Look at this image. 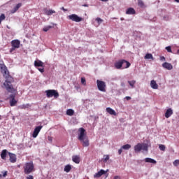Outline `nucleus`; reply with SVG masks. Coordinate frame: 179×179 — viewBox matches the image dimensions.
Wrapping results in <instances>:
<instances>
[{"label":"nucleus","instance_id":"1","mask_svg":"<svg viewBox=\"0 0 179 179\" xmlns=\"http://www.w3.org/2000/svg\"><path fill=\"white\" fill-rule=\"evenodd\" d=\"M0 71L3 78L6 79L1 87L6 89L8 93H17V88L15 87L13 85V82H15V79L10 76L8 67L3 64H0Z\"/></svg>","mask_w":179,"mask_h":179},{"label":"nucleus","instance_id":"2","mask_svg":"<svg viewBox=\"0 0 179 179\" xmlns=\"http://www.w3.org/2000/svg\"><path fill=\"white\" fill-rule=\"evenodd\" d=\"M78 139L81 142L84 148H87L90 145L89 138L87 137V133L86 132V129L83 127L78 129Z\"/></svg>","mask_w":179,"mask_h":179},{"label":"nucleus","instance_id":"3","mask_svg":"<svg viewBox=\"0 0 179 179\" xmlns=\"http://www.w3.org/2000/svg\"><path fill=\"white\" fill-rule=\"evenodd\" d=\"M78 139L81 142L84 148H87L90 145L89 138L87 137V133L86 132V129L83 127L78 129Z\"/></svg>","mask_w":179,"mask_h":179},{"label":"nucleus","instance_id":"4","mask_svg":"<svg viewBox=\"0 0 179 179\" xmlns=\"http://www.w3.org/2000/svg\"><path fill=\"white\" fill-rule=\"evenodd\" d=\"M23 169L24 174L27 175L31 174V173L36 171V169H34V164L33 163V162L25 163L23 166Z\"/></svg>","mask_w":179,"mask_h":179},{"label":"nucleus","instance_id":"5","mask_svg":"<svg viewBox=\"0 0 179 179\" xmlns=\"http://www.w3.org/2000/svg\"><path fill=\"white\" fill-rule=\"evenodd\" d=\"M122 66L124 69H127L131 66V63L125 59H122L115 63V68H116V69H121Z\"/></svg>","mask_w":179,"mask_h":179},{"label":"nucleus","instance_id":"6","mask_svg":"<svg viewBox=\"0 0 179 179\" xmlns=\"http://www.w3.org/2000/svg\"><path fill=\"white\" fill-rule=\"evenodd\" d=\"M141 150L148 152L149 150V145L146 143H138L134 146V151L136 153H139Z\"/></svg>","mask_w":179,"mask_h":179},{"label":"nucleus","instance_id":"7","mask_svg":"<svg viewBox=\"0 0 179 179\" xmlns=\"http://www.w3.org/2000/svg\"><path fill=\"white\" fill-rule=\"evenodd\" d=\"M46 96L48 99L51 97H55V99H58L59 97V94L55 90H48L45 91Z\"/></svg>","mask_w":179,"mask_h":179},{"label":"nucleus","instance_id":"8","mask_svg":"<svg viewBox=\"0 0 179 179\" xmlns=\"http://www.w3.org/2000/svg\"><path fill=\"white\" fill-rule=\"evenodd\" d=\"M67 19L69 20H71L72 22H76V23H79V22H83V18L81 17H79L76 14H71L67 17Z\"/></svg>","mask_w":179,"mask_h":179},{"label":"nucleus","instance_id":"9","mask_svg":"<svg viewBox=\"0 0 179 179\" xmlns=\"http://www.w3.org/2000/svg\"><path fill=\"white\" fill-rule=\"evenodd\" d=\"M12 48L10 50V52H13L17 48H20V41L19 40H13L11 41Z\"/></svg>","mask_w":179,"mask_h":179},{"label":"nucleus","instance_id":"10","mask_svg":"<svg viewBox=\"0 0 179 179\" xmlns=\"http://www.w3.org/2000/svg\"><path fill=\"white\" fill-rule=\"evenodd\" d=\"M96 85H97L98 90L100 92H106V82L100 80H97Z\"/></svg>","mask_w":179,"mask_h":179},{"label":"nucleus","instance_id":"11","mask_svg":"<svg viewBox=\"0 0 179 179\" xmlns=\"http://www.w3.org/2000/svg\"><path fill=\"white\" fill-rule=\"evenodd\" d=\"M15 96H16L15 94L10 95V107H15V106H16V104H17V101H16V99H15Z\"/></svg>","mask_w":179,"mask_h":179},{"label":"nucleus","instance_id":"12","mask_svg":"<svg viewBox=\"0 0 179 179\" xmlns=\"http://www.w3.org/2000/svg\"><path fill=\"white\" fill-rule=\"evenodd\" d=\"M43 129V126H38L34 129V131L32 134L33 138H36V136H38V134H40V131Z\"/></svg>","mask_w":179,"mask_h":179},{"label":"nucleus","instance_id":"13","mask_svg":"<svg viewBox=\"0 0 179 179\" xmlns=\"http://www.w3.org/2000/svg\"><path fill=\"white\" fill-rule=\"evenodd\" d=\"M8 156L10 157L9 160L10 163H16V160H17V158H16V155L12 152H8Z\"/></svg>","mask_w":179,"mask_h":179},{"label":"nucleus","instance_id":"14","mask_svg":"<svg viewBox=\"0 0 179 179\" xmlns=\"http://www.w3.org/2000/svg\"><path fill=\"white\" fill-rule=\"evenodd\" d=\"M162 66L165 69H167L168 71H171L173 69V65L169 62H164L162 64Z\"/></svg>","mask_w":179,"mask_h":179},{"label":"nucleus","instance_id":"15","mask_svg":"<svg viewBox=\"0 0 179 179\" xmlns=\"http://www.w3.org/2000/svg\"><path fill=\"white\" fill-rule=\"evenodd\" d=\"M106 171L101 169L98 173L94 175V178H100V177H101V176H103V174H106Z\"/></svg>","mask_w":179,"mask_h":179},{"label":"nucleus","instance_id":"16","mask_svg":"<svg viewBox=\"0 0 179 179\" xmlns=\"http://www.w3.org/2000/svg\"><path fill=\"white\" fill-rule=\"evenodd\" d=\"M34 66L36 68H38L39 66H41L42 68H44V63L41 62V60H36L34 62Z\"/></svg>","mask_w":179,"mask_h":179},{"label":"nucleus","instance_id":"17","mask_svg":"<svg viewBox=\"0 0 179 179\" xmlns=\"http://www.w3.org/2000/svg\"><path fill=\"white\" fill-rule=\"evenodd\" d=\"M72 160L76 164H79L80 163V157L78 155H74L72 157Z\"/></svg>","mask_w":179,"mask_h":179},{"label":"nucleus","instance_id":"18","mask_svg":"<svg viewBox=\"0 0 179 179\" xmlns=\"http://www.w3.org/2000/svg\"><path fill=\"white\" fill-rule=\"evenodd\" d=\"M173 115V109L169 108L166 110V112L165 113V117L166 118H170Z\"/></svg>","mask_w":179,"mask_h":179},{"label":"nucleus","instance_id":"19","mask_svg":"<svg viewBox=\"0 0 179 179\" xmlns=\"http://www.w3.org/2000/svg\"><path fill=\"white\" fill-rule=\"evenodd\" d=\"M7 155H8V150H3L1 151V153L0 156H1V157L3 160H6Z\"/></svg>","mask_w":179,"mask_h":179},{"label":"nucleus","instance_id":"20","mask_svg":"<svg viewBox=\"0 0 179 179\" xmlns=\"http://www.w3.org/2000/svg\"><path fill=\"white\" fill-rule=\"evenodd\" d=\"M135 13H136V12L133 8H129L126 11V15H135Z\"/></svg>","mask_w":179,"mask_h":179},{"label":"nucleus","instance_id":"21","mask_svg":"<svg viewBox=\"0 0 179 179\" xmlns=\"http://www.w3.org/2000/svg\"><path fill=\"white\" fill-rule=\"evenodd\" d=\"M150 86L152 89H159V85H157L155 80H151Z\"/></svg>","mask_w":179,"mask_h":179},{"label":"nucleus","instance_id":"22","mask_svg":"<svg viewBox=\"0 0 179 179\" xmlns=\"http://www.w3.org/2000/svg\"><path fill=\"white\" fill-rule=\"evenodd\" d=\"M106 111L110 114V115H117V113H115V110H114L111 108H106Z\"/></svg>","mask_w":179,"mask_h":179},{"label":"nucleus","instance_id":"23","mask_svg":"<svg viewBox=\"0 0 179 179\" xmlns=\"http://www.w3.org/2000/svg\"><path fill=\"white\" fill-rule=\"evenodd\" d=\"M145 163H152V164H156V163H157L156 160H155L152 158H145Z\"/></svg>","mask_w":179,"mask_h":179},{"label":"nucleus","instance_id":"24","mask_svg":"<svg viewBox=\"0 0 179 179\" xmlns=\"http://www.w3.org/2000/svg\"><path fill=\"white\" fill-rule=\"evenodd\" d=\"M53 13H55V10L45 9V14H46L48 16H51V15Z\"/></svg>","mask_w":179,"mask_h":179},{"label":"nucleus","instance_id":"25","mask_svg":"<svg viewBox=\"0 0 179 179\" xmlns=\"http://www.w3.org/2000/svg\"><path fill=\"white\" fill-rule=\"evenodd\" d=\"M73 114H75V110H73V109H67L66 115H69V117H72Z\"/></svg>","mask_w":179,"mask_h":179},{"label":"nucleus","instance_id":"26","mask_svg":"<svg viewBox=\"0 0 179 179\" xmlns=\"http://www.w3.org/2000/svg\"><path fill=\"white\" fill-rule=\"evenodd\" d=\"M144 58L145 59H152V61L155 59V58L153 57V55L150 53H147Z\"/></svg>","mask_w":179,"mask_h":179},{"label":"nucleus","instance_id":"27","mask_svg":"<svg viewBox=\"0 0 179 179\" xmlns=\"http://www.w3.org/2000/svg\"><path fill=\"white\" fill-rule=\"evenodd\" d=\"M29 107H30V104L27 103V104H22V105L20 106L19 108L20 110H26V108H29Z\"/></svg>","mask_w":179,"mask_h":179},{"label":"nucleus","instance_id":"28","mask_svg":"<svg viewBox=\"0 0 179 179\" xmlns=\"http://www.w3.org/2000/svg\"><path fill=\"white\" fill-rule=\"evenodd\" d=\"M128 83L129 86H131V89H134L135 87V83H136V81L133 80L131 81H128Z\"/></svg>","mask_w":179,"mask_h":179},{"label":"nucleus","instance_id":"29","mask_svg":"<svg viewBox=\"0 0 179 179\" xmlns=\"http://www.w3.org/2000/svg\"><path fill=\"white\" fill-rule=\"evenodd\" d=\"M71 170H72V166H71V165H66L64 167V171L66 173H69V171H71Z\"/></svg>","mask_w":179,"mask_h":179},{"label":"nucleus","instance_id":"30","mask_svg":"<svg viewBox=\"0 0 179 179\" xmlns=\"http://www.w3.org/2000/svg\"><path fill=\"white\" fill-rule=\"evenodd\" d=\"M122 149H124V150H129V149H131V145L126 144V145L122 146Z\"/></svg>","mask_w":179,"mask_h":179},{"label":"nucleus","instance_id":"31","mask_svg":"<svg viewBox=\"0 0 179 179\" xmlns=\"http://www.w3.org/2000/svg\"><path fill=\"white\" fill-rule=\"evenodd\" d=\"M21 6H22V3H17L16 5V6L14 8V11L13 12V13H15V12H17Z\"/></svg>","mask_w":179,"mask_h":179},{"label":"nucleus","instance_id":"32","mask_svg":"<svg viewBox=\"0 0 179 179\" xmlns=\"http://www.w3.org/2000/svg\"><path fill=\"white\" fill-rule=\"evenodd\" d=\"M159 149L162 150V152H166V145L163 144L159 145Z\"/></svg>","mask_w":179,"mask_h":179},{"label":"nucleus","instance_id":"33","mask_svg":"<svg viewBox=\"0 0 179 179\" xmlns=\"http://www.w3.org/2000/svg\"><path fill=\"white\" fill-rule=\"evenodd\" d=\"M52 27H52V26H51V25H48V26L44 27L43 29V30L44 31H45V32H47V31H48V30H50V29H52Z\"/></svg>","mask_w":179,"mask_h":179},{"label":"nucleus","instance_id":"34","mask_svg":"<svg viewBox=\"0 0 179 179\" xmlns=\"http://www.w3.org/2000/svg\"><path fill=\"white\" fill-rule=\"evenodd\" d=\"M6 17L5 16V14H1L0 15V24L2 23V21L5 20Z\"/></svg>","mask_w":179,"mask_h":179},{"label":"nucleus","instance_id":"35","mask_svg":"<svg viewBox=\"0 0 179 179\" xmlns=\"http://www.w3.org/2000/svg\"><path fill=\"white\" fill-rule=\"evenodd\" d=\"M103 157V162L105 163H107V161L110 160V156L108 155H104Z\"/></svg>","mask_w":179,"mask_h":179},{"label":"nucleus","instance_id":"36","mask_svg":"<svg viewBox=\"0 0 179 179\" xmlns=\"http://www.w3.org/2000/svg\"><path fill=\"white\" fill-rule=\"evenodd\" d=\"M81 83L84 86H86V78H84V77L81 78Z\"/></svg>","mask_w":179,"mask_h":179},{"label":"nucleus","instance_id":"37","mask_svg":"<svg viewBox=\"0 0 179 179\" xmlns=\"http://www.w3.org/2000/svg\"><path fill=\"white\" fill-rule=\"evenodd\" d=\"M173 166H175V167H177L178 166H179V159H176L173 162Z\"/></svg>","mask_w":179,"mask_h":179},{"label":"nucleus","instance_id":"38","mask_svg":"<svg viewBox=\"0 0 179 179\" xmlns=\"http://www.w3.org/2000/svg\"><path fill=\"white\" fill-rule=\"evenodd\" d=\"M138 6H144V3H143V1H142V0H138Z\"/></svg>","mask_w":179,"mask_h":179},{"label":"nucleus","instance_id":"39","mask_svg":"<svg viewBox=\"0 0 179 179\" xmlns=\"http://www.w3.org/2000/svg\"><path fill=\"white\" fill-rule=\"evenodd\" d=\"M96 20L97 21L99 24H100V23H103V20L100 17H96Z\"/></svg>","mask_w":179,"mask_h":179},{"label":"nucleus","instance_id":"40","mask_svg":"<svg viewBox=\"0 0 179 179\" xmlns=\"http://www.w3.org/2000/svg\"><path fill=\"white\" fill-rule=\"evenodd\" d=\"M166 50L168 52H172L171 51V46H167L166 47Z\"/></svg>","mask_w":179,"mask_h":179},{"label":"nucleus","instance_id":"41","mask_svg":"<svg viewBox=\"0 0 179 179\" xmlns=\"http://www.w3.org/2000/svg\"><path fill=\"white\" fill-rule=\"evenodd\" d=\"M48 140L50 143H52V136H48Z\"/></svg>","mask_w":179,"mask_h":179},{"label":"nucleus","instance_id":"42","mask_svg":"<svg viewBox=\"0 0 179 179\" xmlns=\"http://www.w3.org/2000/svg\"><path fill=\"white\" fill-rule=\"evenodd\" d=\"M38 69L39 72H41V73H44V67L38 68Z\"/></svg>","mask_w":179,"mask_h":179},{"label":"nucleus","instance_id":"43","mask_svg":"<svg viewBox=\"0 0 179 179\" xmlns=\"http://www.w3.org/2000/svg\"><path fill=\"white\" fill-rule=\"evenodd\" d=\"M26 179H34V177H33V176H31V175H29L26 177Z\"/></svg>","mask_w":179,"mask_h":179},{"label":"nucleus","instance_id":"44","mask_svg":"<svg viewBox=\"0 0 179 179\" xmlns=\"http://www.w3.org/2000/svg\"><path fill=\"white\" fill-rule=\"evenodd\" d=\"M2 174H3V177H6V176H8V171H4V172H2Z\"/></svg>","mask_w":179,"mask_h":179},{"label":"nucleus","instance_id":"45","mask_svg":"<svg viewBox=\"0 0 179 179\" xmlns=\"http://www.w3.org/2000/svg\"><path fill=\"white\" fill-rule=\"evenodd\" d=\"M160 61H166V57L164 56L160 57Z\"/></svg>","mask_w":179,"mask_h":179},{"label":"nucleus","instance_id":"46","mask_svg":"<svg viewBox=\"0 0 179 179\" xmlns=\"http://www.w3.org/2000/svg\"><path fill=\"white\" fill-rule=\"evenodd\" d=\"M113 179H121V176H114Z\"/></svg>","mask_w":179,"mask_h":179},{"label":"nucleus","instance_id":"47","mask_svg":"<svg viewBox=\"0 0 179 179\" xmlns=\"http://www.w3.org/2000/svg\"><path fill=\"white\" fill-rule=\"evenodd\" d=\"M121 86H122V87H125V83H121Z\"/></svg>","mask_w":179,"mask_h":179},{"label":"nucleus","instance_id":"48","mask_svg":"<svg viewBox=\"0 0 179 179\" xmlns=\"http://www.w3.org/2000/svg\"><path fill=\"white\" fill-rule=\"evenodd\" d=\"M125 99L127 101L131 100V96H126Z\"/></svg>","mask_w":179,"mask_h":179},{"label":"nucleus","instance_id":"49","mask_svg":"<svg viewBox=\"0 0 179 179\" xmlns=\"http://www.w3.org/2000/svg\"><path fill=\"white\" fill-rule=\"evenodd\" d=\"M118 153H119V155H121V153H122V149H120L118 150Z\"/></svg>","mask_w":179,"mask_h":179},{"label":"nucleus","instance_id":"50","mask_svg":"<svg viewBox=\"0 0 179 179\" xmlns=\"http://www.w3.org/2000/svg\"><path fill=\"white\" fill-rule=\"evenodd\" d=\"M83 6H84L85 8H89V5H87V4H84V5H83Z\"/></svg>","mask_w":179,"mask_h":179},{"label":"nucleus","instance_id":"51","mask_svg":"<svg viewBox=\"0 0 179 179\" xmlns=\"http://www.w3.org/2000/svg\"><path fill=\"white\" fill-rule=\"evenodd\" d=\"M102 2H108V0H100Z\"/></svg>","mask_w":179,"mask_h":179},{"label":"nucleus","instance_id":"52","mask_svg":"<svg viewBox=\"0 0 179 179\" xmlns=\"http://www.w3.org/2000/svg\"><path fill=\"white\" fill-rule=\"evenodd\" d=\"M62 9L63 10H65V8H64V7H62Z\"/></svg>","mask_w":179,"mask_h":179},{"label":"nucleus","instance_id":"53","mask_svg":"<svg viewBox=\"0 0 179 179\" xmlns=\"http://www.w3.org/2000/svg\"><path fill=\"white\" fill-rule=\"evenodd\" d=\"M177 54H179V49L177 50Z\"/></svg>","mask_w":179,"mask_h":179},{"label":"nucleus","instance_id":"54","mask_svg":"<svg viewBox=\"0 0 179 179\" xmlns=\"http://www.w3.org/2000/svg\"><path fill=\"white\" fill-rule=\"evenodd\" d=\"M176 1V2H179V0H175Z\"/></svg>","mask_w":179,"mask_h":179},{"label":"nucleus","instance_id":"55","mask_svg":"<svg viewBox=\"0 0 179 179\" xmlns=\"http://www.w3.org/2000/svg\"><path fill=\"white\" fill-rule=\"evenodd\" d=\"M0 178H2V175L0 174Z\"/></svg>","mask_w":179,"mask_h":179},{"label":"nucleus","instance_id":"56","mask_svg":"<svg viewBox=\"0 0 179 179\" xmlns=\"http://www.w3.org/2000/svg\"><path fill=\"white\" fill-rule=\"evenodd\" d=\"M127 65V64H124V66H126Z\"/></svg>","mask_w":179,"mask_h":179},{"label":"nucleus","instance_id":"57","mask_svg":"<svg viewBox=\"0 0 179 179\" xmlns=\"http://www.w3.org/2000/svg\"><path fill=\"white\" fill-rule=\"evenodd\" d=\"M0 120H1V115H0Z\"/></svg>","mask_w":179,"mask_h":179}]
</instances>
